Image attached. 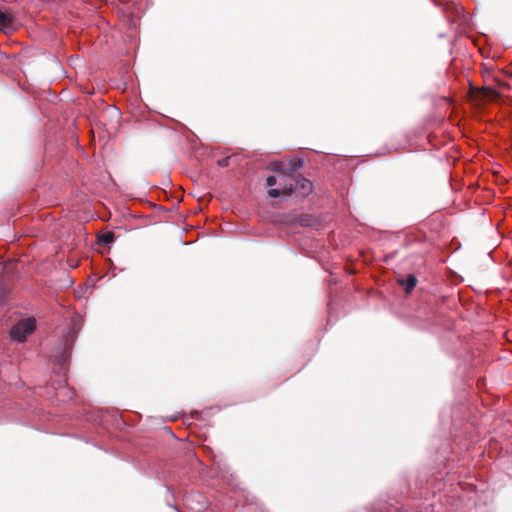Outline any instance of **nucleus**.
Here are the masks:
<instances>
[{
	"instance_id": "obj_8",
	"label": "nucleus",
	"mask_w": 512,
	"mask_h": 512,
	"mask_svg": "<svg viewBox=\"0 0 512 512\" xmlns=\"http://www.w3.org/2000/svg\"><path fill=\"white\" fill-rule=\"evenodd\" d=\"M218 163H219V165H220V166L224 167V166H226V165H227V163H228V159L220 160Z\"/></svg>"
},
{
	"instance_id": "obj_7",
	"label": "nucleus",
	"mask_w": 512,
	"mask_h": 512,
	"mask_svg": "<svg viewBox=\"0 0 512 512\" xmlns=\"http://www.w3.org/2000/svg\"><path fill=\"white\" fill-rule=\"evenodd\" d=\"M278 178L276 176H268L266 179V185L267 187H273L274 185L278 184Z\"/></svg>"
},
{
	"instance_id": "obj_5",
	"label": "nucleus",
	"mask_w": 512,
	"mask_h": 512,
	"mask_svg": "<svg viewBox=\"0 0 512 512\" xmlns=\"http://www.w3.org/2000/svg\"><path fill=\"white\" fill-rule=\"evenodd\" d=\"M399 282L400 285L404 287L405 291L407 293H410L417 284V278L414 275L410 274L406 279H402Z\"/></svg>"
},
{
	"instance_id": "obj_2",
	"label": "nucleus",
	"mask_w": 512,
	"mask_h": 512,
	"mask_svg": "<svg viewBox=\"0 0 512 512\" xmlns=\"http://www.w3.org/2000/svg\"><path fill=\"white\" fill-rule=\"evenodd\" d=\"M295 177L281 175L278 180V188H270L268 194L272 198H277L280 195H290L297 191V186H294Z\"/></svg>"
},
{
	"instance_id": "obj_3",
	"label": "nucleus",
	"mask_w": 512,
	"mask_h": 512,
	"mask_svg": "<svg viewBox=\"0 0 512 512\" xmlns=\"http://www.w3.org/2000/svg\"><path fill=\"white\" fill-rule=\"evenodd\" d=\"M0 28L5 32L14 31L16 29L14 16L10 11L0 10Z\"/></svg>"
},
{
	"instance_id": "obj_6",
	"label": "nucleus",
	"mask_w": 512,
	"mask_h": 512,
	"mask_svg": "<svg viewBox=\"0 0 512 512\" xmlns=\"http://www.w3.org/2000/svg\"><path fill=\"white\" fill-rule=\"evenodd\" d=\"M115 240V236L113 232H103L98 235V241L101 244L109 245L113 243Z\"/></svg>"
},
{
	"instance_id": "obj_1",
	"label": "nucleus",
	"mask_w": 512,
	"mask_h": 512,
	"mask_svg": "<svg viewBox=\"0 0 512 512\" xmlns=\"http://www.w3.org/2000/svg\"><path fill=\"white\" fill-rule=\"evenodd\" d=\"M36 328V321L34 318H26L20 320L14 325L10 331V336L13 340L23 342L27 336L30 335Z\"/></svg>"
},
{
	"instance_id": "obj_4",
	"label": "nucleus",
	"mask_w": 512,
	"mask_h": 512,
	"mask_svg": "<svg viewBox=\"0 0 512 512\" xmlns=\"http://www.w3.org/2000/svg\"><path fill=\"white\" fill-rule=\"evenodd\" d=\"M294 186H297V191L301 196H307L313 188L312 182L306 178H295Z\"/></svg>"
}]
</instances>
